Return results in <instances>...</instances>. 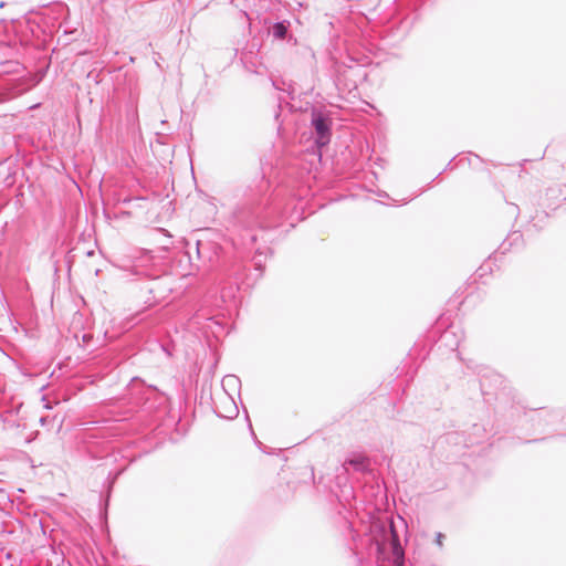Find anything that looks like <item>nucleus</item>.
Masks as SVG:
<instances>
[{
  "mask_svg": "<svg viewBox=\"0 0 566 566\" xmlns=\"http://www.w3.org/2000/svg\"><path fill=\"white\" fill-rule=\"evenodd\" d=\"M313 125L315 127V130L318 135V138L316 140L318 146H324L328 143L329 139V126L325 118H323L321 115H315L313 118Z\"/></svg>",
  "mask_w": 566,
  "mask_h": 566,
  "instance_id": "f257e3e1",
  "label": "nucleus"
},
{
  "mask_svg": "<svg viewBox=\"0 0 566 566\" xmlns=\"http://www.w3.org/2000/svg\"><path fill=\"white\" fill-rule=\"evenodd\" d=\"M273 33L276 38L283 39L286 34V28L282 23H276L273 27Z\"/></svg>",
  "mask_w": 566,
  "mask_h": 566,
  "instance_id": "f03ea898",
  "label": "nucleus"
},
{
  "mask_svg": "<svg viewBox=\"0 0 566 566\" xmlns=\"http://www.w3.org/2000/svg\"><path fill=\"white\" fill-rule=\"evenodd\" d=\"M443 538H444V535H443V534L439 533V534L437 535V543H438V545H439V546H442V545H443Z\"/></svg>",
  "mask_w": 566,
  "mask_h": 566,
  "instance_id": "7ed1b4c3",
  "label": "nucleus"
}]
</instances>
